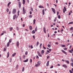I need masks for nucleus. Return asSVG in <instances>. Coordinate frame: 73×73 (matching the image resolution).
Segmentation results:
<instances>
[{
    "mask_svg": "<svg viewBox=\"0 0 73 73\" xmlns=\"http://www.w3.org/2000/svg\"><path fill=\"white\" fill-rule=\"evenodd\" d=\"M29 17L30 18H32V15H30L29 16Z\"/></svg>",
    "mask_w": 73,
    "mask_h": 73,
    "instance_id": "38",
    "label": "nucleus"
},
{
    "mask_svg": "<svg viewBox=\"0 0 73 73\" xmlns=\"http://www.w3.org/2000/svg\"><path fill=\"white\" fill-rule=\"evenodd\" d=\"M17 46L18 48H19V42H17L16 43Z\"/></svg>",
    "mask_w": 73,
    "mask_h": 73,
    "instance_id": "8",
    "label": "nucleus"
},
{
    "mask_svg": "<svg viewBox=\"0 0 73 73\" xmlns=\"http://www.w3.org/2000/svg\"><path fill=\"white\" fill-rule=\"evenodd\" d=\"M61 46L62 47H65L66 46L65 45H61Z\"/></svg>",
    "mask_w": 73,
    "mask_h": 73,
    "instance_id": "29",
    "label": "nucleus"
},
{
    "mask_svg": "<svg viewBox=\"0 0 73 73\" xmlns=\"http://www.w3.org/2000/svg\"><path fill=\"white\" fill-rule=\"evenodd\" d=\"M73 23L72 22H70L69 23H68V25L69 24H73Z\"/></svg>",
    "mask_w": 73,
    "mask_h": 73,
    "instance_id": "42",
    "label": "nucleus"
},
{
    "mask_svg": "<svg viewBox=\"0 0 73 73\" xmlns=\"http://www.w3.org/2000/svg\"><path fill=\"white\" fill-rule=\"evenodd\" d=\"M3 52H5V51H6V48H4L3 49Z\"/></svg>",
    "mask_w": 73,
    "mask_h": 73,
    "instance_id": "36",
    "label": "nucleus"
},
{
    "mask_svg": "<svg viewBox=\"0 0 73 73\" xmlns=\"http://www.w3.org/2000/svg\"><path fill=\"white\" fill-rule=\"evenodd\" d=\"M9 29L10 30V31H12L13 30V27L10 28Z\"/></svg>",
    "mask_w": 73,
    "mask_h": 73,
    "instance_id": "24",
    "label": "nucleus"
},
{
    "mask_svg": "<svg viewBox=\"0 0 73 73\" xmlns=\"http://www.w3.org/2000/svg\"><path fill=\"white\" fill-rule=\"evenodd\" d=\"M3 35H4V33H2L1 34L0 36H3Z\"/></svg>",
    "mask_w": 73,
    "mask_h": 73,
    "instance_id": "54",
    "label": "nucleus"
},
{
    "mask_svg": "<svg viewBox=\"0 0 73 73\" xmlns=\"http://www.w3.org/2000/svg\"><path fill=\"white\" fill-rule=\"evenodd\" d=\"M26 13V10L25 9L24 7H23V14H25Z\"/></svg>",
    "mask_w": 73,
    "mask_h": 73,
    "instance_id": "2",
    "label": "nucleus"
},
{
    "mask_svg": "<svg viewBox=\"0 0 73 73\" xmlns=\"http://www.w3.org/2000/svg\"><path fill=\"white\" fill-rule=\"evenodd\" d=\"M38 44H39V42H37L36 43V46H38Z\"/></svg>",
    "mask_w": 73,
    "mask_h": 73,
    "instance_id": "32",
    "label": "nucleus"
},
{
    "mask_svg": "<svg viewBox=\"0 0 73 73\" xmlns=\"http://www.w3.org/2000/svg\"><path fill=\"white\" fill-rule=\"evenodd\" d=\"M11 41H12V39H10L9 40V43L10 42H11Z\"/></svg>",
    "mask_w": 73,
    "mask_h": 73,
    "instance_id": "37",
    "label": "nucleus"
},
{
    "mask_svg": "<svg viewBox=\"0 0 73 73\" xmlns=\"http://www.w3.org/2000/svg\"><path fill=\"white\" fill-rule=\"evenodd\" d=\"M23 58H25L26 57V56H25V55H23Z\"/></svg>",
    "mask_w": 73,
    "mask_h": 73,
    "instance_id": "40",
    "label": "nucleus"
},
{
    "mask_svg": "<svg viewBox=\"0 0 73 73\" xmlns=\"http://www.w3.org/2000/svg\"><path fill=\"white\" fill-rule=\"evenodd\" d=\"M55 44H56L57 45H58V42H55Z\"/></svg>",
    "mask_w": 73,
    "mask_h": 73,
    "instance_id": "64",
    "label": "nucleus"
},
{
    "mask_svg": "<svg viewBox=\"0 0 73 73\" xmlns=\"http://www.w3.org/2000/svg\"><path fill=\"white\" fill-rule=\"evenodd\" d=\"M61 51L62 52H63V53H64L65 54H66V55H67V53H66V52L64 50H61Z\"/></svg>",
    "mask_w": 73,
    "mask_h": 73,
    "instance_id": "7",
    "label": "nucleus"
},
{
    "mask_svg": "<svg viewBox=\"0 0 73 73\" xmlns=\"http://www.w3.org/2000/svg\"><path fill=\"white\" fill-rule=\"evenodd\" d=\"M63 67H64V68H67V66L65 65H63Z\"/></svg>",
    "mask_w": 73,
    "mask_h": 73,
    "instance_id": "19",
    "label": "nucleus"
},
{
    "mask_svg": "<svg viewBox=\"0 0 73 73\" xmlns=\"http://www.w3.org/2000/svg\"><path fill=\"white\" fill-rule=\"evenodd\" d=\"M35 66L36 67H38V66H40V65H39L38 64H36L35 65Z\"/></svg>",
    "mask_w": 73,
    "mask_h": 73,
    "instance_id": "28",
    "label": "nucleus"
},
{
    "mask_svg": "<svg viewBox=\"0 0 73 73\" xmlns=\"http://www.w3.org/2000/svg\"><path fill=\"white\" fill-rule=\"evenodd\" d=\"M42 12L43 15H44L45 14V11H44V9H43L42 10Z\"/></svg>",
    "mask_w": 73,
    "mask_h": 73,
    "instance_id": "10",
    "label": "nucleus"
},
{
    "mask_svg": "<svg viewBox=\"0 0 73 73\" xmlns=\"http://www.w3.org/2000/svg\"><path fill=\"white\" fill-rule=\"evenodd\" d=\"M31 49H32V48H33V45H31Z\"/></svg>",
    "mask_w": 73,
    "mask_h": 73,
    "instance_id": "44",
    "label": "nucleus"
},
{
    "mask_svg": "<svg viewBox=\"0 0 73 73\" xmlns=\"http://www.w3.org/2000/svg\"><path fill=\"white\" fill-rule=\"evenodd\" d=\"M7 12H9V9H8V8L7 9Z\"/></svg>",
    "mask_w": 73,
    "mask_h": 73,
    "instance_id": "43",
    "label": "nucleus"
},
{
    "mask_svg": "<svg viewBox=\"0 0 73 73\" xmlns=\"http://www.w3.org/2000/svg\"><path fill=\"white\" fill-rule=\"evenodd\" d=\"M56 3H58V1L57 0H56Z\"/></svg>",
    "mask_w": 73,
    "mask_h": 73,
    "instance_id": "63",
    "label": "nucleus"
},
{
    "mask_svg": "<svg viewBox=\"0 0 73 73\" xmlns=\"http://www.w3.org/2000/svg\"><path fill=\"white\" fill-rule=\"evenodd\" d=\"M17 29V31H19V27H17L16 28Z\"/></svg>",
    "mask_w": 73,
    "mask_h": 73,
    "instance_id": "47",
    "label": "nucleus"
},
{
    "mask_svg": "<svg viewBox=\"0 0 73 73\" xmlns=\"http://www.w3.org/2000/svg\"><path fill=\"white\" fill-rule=\"evenodd\" d=\"M41 54H43L44 53V50H42L41 51Z\"/></svg>",
    "mask_w": 73,
    "mask_h": 73,
    "instance_id": "9",
    "label": "nucleus"
},
{
    "mask_svg": "<svg viewBox=\"0 0 73 73\" xmlns=\"http://www.w3.org/2000/svg\"><path fill=\"white\" fill-rule=\"evenodd\" d=\"M69 52H70V53H73V52H72V50H68Z\"/></svg>",
    "mask_w": 73,
    "mask_h": 73,
    "instance_id": "31",
    "label": "nucleus"
},
{
    "mask_svg": "<svg viewBox=\"0 0 73 73\" xmlns=\"http://www.w3.org/2000/svg\"><path fill=\"white\" fill-rule=\"evenodd\" d=\"M69 72H70V73H73L72 70H69Z\"/></svg>",
    "mask_w": 73,
    "mask_h": 73,
    "instance_id": "48",
    "label": "nucleus"
},
{
    "mask_svg": "<svg viewBox=\"0 0 73 73\" xmlns=\"http://www.w3.org/2000/svg\"><path fill=\"white\" fill-rule=\"evenodd\" d=\"M16 13V9H13L12 12V13H13V14H15Z\"/></svg>",
    "mask_w": 73,
    "mask_h": 73,
    "instance_id": "1",
    "label": "nucleus"
},
{
    "mask_svg": "<svg viewBox=\"0 0 73 73\" xmlns=\"http://www.w3.org/2000/svg\"><path fill=\"white\" fill-rule=\"evenodd\" d=\"M37 27L36 26L35 29V32H37Z\"/></svg>",
    "mask_w": 73,
    "mask_h": 73,
    "instance_id": "20",
    "label": "nucleus"
},
{
    "mask_svg": "<svg viewBox=\"0 0 73 73\" xmlns=\"http://www.w3.org/2000/svg\"><path fill=\"white\" fill-rule=\"evenodd\" d=\"M19 58L20 59V61H21V56H19Z\"/></svg>",
    "mask_w": 73,
    "mask_h": 73,
    "instance_id": "57",
    "label": "nucleus"
},
{
    "mask_svg": "<svg viewBox=\"0 0 73 73\" xmlns=\"http://www.w3.org/2000/svg\"><path fill=\"white\" fill-rule=\"evenodd\" d=\"M25 69H24V67H23L22 69V72H24V71Z\"/></svg>",
    "mask_w": 73,
    "mask_h": 73,
    "instance_id": "35",
    "label": "nucleus"
},
{
    "mask_svg": "<svg viewBox=\"0 0 73 73\" xmlns=\"http://www.w3.org/2000/svg\"><path fill=\"white\" fill-rule=\"evenodd\" d=\"M63 31V29H62L60 31V32H62V31Z\"/></svg>",
    "mask_w": 73,
    "mask_h": 73,
    "instance_id": "59",
    "label": "nucleus"
},
{
    "mask_svg": "<svg viewBox=\"0 0 73 73\" xmlns=\"http://www.w3.org/2000/svg\"><path fill=\"white\" fill-rule=\"evenodd\" d=\"M47 52H48V53H50V52H49V51L48 50H47Z\"/></svg>",
    "mask_w": 73,
    "mask_h": 73,
    "instance_id": "61",
    "label": "nucleus"
},
{
    "mask_svg": "<svg viewBox=\"0 0 73 73\" xmlns=\"http://www.w3.org/2000/svg\"><path fill=\"white\" fill-rule=\"evenodd\" d=\"M58 19H60V15H58Z\"/></svg>",
    "mask_w": 73,
    "mask_h": 73,
    "instance_id": "53",
    "label": "nucleus"
},
{
    "mask_svg": "<svg viewBox=\"0 0 73 73\" xmlns=\"http://www.w3.org/2000/svg\"><path fill=\"white\" fill-rule=\"evenodd\" d=\"M35 23H36V19H34L33 20V24H34V25H35Z\"/></svg>",
    "mask_w": 73,
    "mask_h": 73,
    "instance_id": "27",
    "label": "nucleus"
},
{
    "mask_svg": "<svg viewBox=\"0 0 73 73\" xmlns=\"http://www.w3.org/2000/svg\"><path fill=\"white\" fill-rule=\"evenodd\" d=\"M28 51H26L25 52V54L26 55H28Z\"/></svg>",
    "mask_w": 73,
    "mask_h": 73,
    "instance_id": "33",
    "label": "nucleus"
},
{
    "mask_svg": "<svg viewBox=\"0 0 73 73\" xmlns=\"http://www.w3.org/2000/svg\"><path fill=\"white\" fill-rule=\"evenodd\" d=\"M48 48H50V47H51V46L50 45V44H48Z\"/></svg>",
    "mask_w": 73,
    "mask_h": 73,
    "instance_id": "34",
    "label": "nucleus"
},
{
    "mask_svg": "<svg viewBox=\"0 0 73 73\" xmlns=\"http://www.w3.org/2000/svg\"><path fill=\"white\" fill-rule=\"evenodd\" d=\"M53 68V66H52L50 67V69H52V68Z\"/></svg>",
    "mask_w": 73,
    "mask_h": 73,
    "instance_id": "49",
    "label": "nucleus"
},
{
    "mask_svg": "<svg viewBox=\"0 0 73 73\" xmlns=\"http://www.w3.org/2000/svg\"><path fill=\"white\" fill-rule=\"evenodd\" d=\"M28 59H26V60H24V62H28Z\"/></svg>",
    "mask_w": 73,
    "mask_h": 73,
    "instance_id": "22",
    "label": "nucleus"
},
{
    "mask_svg": "<svg viewBox=\"0 0 73 73\" xmlns=\"http://www.w3.org/2000/svg\"><path fill=\"white\" fill-rule=\"evenodd\" d=\"M36 58L37 59H38V58H39V57H38V56L37 55L36 56Z\"/></svg>",
    "mask_w": 73,
    "mask_h": 73,
    "instance_id": "45",
    "label": "nucleus"
},
{
    "mask_svg": "<svg viewBox=\"0 0 73 73\" xmlns=\"http://www.w3.org/2000/svg\"><path fill=\"white\" fill-rule=\"evenodd\" d=\"M59 14V12H58V11H57V15H58Z\"/></svg>",
    "mask_w": 73,
    "mask_h": 73,
    "instance_id": "58",
    "label": "nucleus"
},
{
    "mask_svg": "<svg viewBox=\"0 0 73 73\" xmlns=\"http://www.w3.org/2000/svg\"><path fill=\"white\" fill-rule=\"evenodd\" d=\"M32 33L33 34H35V31L34 30H33L32 32Z\"/></svg>",
    "mask_w": 73,
    "mask_h": 73,
    "instance_id": "30",
    "label": "nucleus"
},
{
    "mask_svg": "<svg viewBox=\"0 0 73 73\" xmlns=\"http://www.w3.org/2000/svg\"><path fill=\"white\" fill-rule=\"evenodd\" d=\"M67 48H64V50H67Z\"/></svg>",
    "mask_w": 73,
    "mask_h": 73,
    "instance_id": "39",
    "label": "nucleus"
},
{
    "mask_svg": "<svg viewBox=\"0 0 73 73\" xmlns=\"http://www.w3.org/2000/svg\"><path fill=\"white\" fill-rule=\"evenodd\" d=\"M23 5H24L25 3V0H23Z\"/></svg>",
    "mask_w": 73,
    "mask_h": 73,
    "instance_id": "21",
    "label": "nucleus"
},
{
    "mask_svg": "<svg viewBox=\"0 0 73 73\" xmlns=\"http://www.w3.org/2000/svg\"><path fill=\"white\" fill-rule=\"evenodd\" d=\"M39 8H44V7L43 6H42L41 5L39 6Z\"/></svg>",
    "mask_w": 73,
    "mask_h": 73,
    "instance_id": "25",
    "label": "nucleus"
},
{
    "mask_svg": "<svg viewBox=\"0 0 73 73\" xmlns=\"http://www.w3.org/2000/svg\"><path fill=\"white\" fill-rule=\"evenodd\" d=\"M9 52H7V58H8L9 57Z\"/></svg>",
    "mask_w": 73,
    "mask_h": 73,
    "instance_id": "23",
    "label": "nucleus"
},
{
    "mask_svg": "<svg viewBox=\"0 0 73 73\" xmlns=\"http://www.w3.org/2000/svg\"><path fill=\"white\" fill-rule=\"evenodd\" d=\"M43 48L44 49H46V48L45 47H44V45H43Z\"/></svg>",
    "mask_w": 73,
    "mask_h": 73,
    "instance_id": "56",
    "label": "nucleus"
},
{
    "mask_svg": "<svg viewBox=\"0 0 73 73\" xmlns=\"http://www.w3.org/2000/svg\"><path fill=\"white\" fill-rule=\"evenodd\" d=\"M52 11L55 14L56 13V11H55V10L53 8H52Z\"/></svg>",
    "mask_w": 73,
    "mask_h": 73,
    "instance_id": "6",
    "label": "nucleus"
},
{
    "mask_svg": "<svg viewBox=\"0 0 73 73\" xmlns=\"http://www.w3.org/2000/svg\"><path fill=\"white\" fill-rule=\"evenodd\" d=\"M9 44H10V43H9V42H7V47H8L9 46Z\"/></svg>",
    "mask_w": 73,
    "mask_h": 73,
    "instance_id": "15",
    "label": "nucleus"
},
{
    "mask_svg": "<svg viewBox=\"0 0 73 73\" xmlns=\"http://www.w3.org/2000/svg\"><path fill=\"white\" fill-rule=\"evenodd\" d=\"M65 11H66V7H64L63 9V12L64 13H65Z\"/></svg>",
    "mask_w": 73,
    "mask_h": 73,
    "instance_id": "4",
    "label": "nucleus"
},
{
    "mask_svg": "<svg viewBox=\"0 0 73 73\" xmlns=\"http://www.w3.org/2000/svg\"><path fill=\"white\" fill-rule=\"evenodd\" d=\"M37 53L38 54V55L40 57H42V55L40 54V53L38 51H37Z\"/></svg>",
    "mask_w": 73,
    "mask_h": 73,
    "instance_id": "5",
    "label": "nucleus"
},
{
    "mask_svg": "<svg viewBox=\"0 0 73 73\" xmlns=\"http://www.w3.org/2000/svg\"><path fill=\"white\" fill-rule=\"evenodd\" d=\"M11 4V2H10L7 5V7H9V5H10Z\"/></svg>",
    "mask_w": 73,
    "mask_h": 73,
    "instance_id": "18",
    "label": "nucleus"
},
{
    "mask_svg": "<svg viewBox=\"0 0 73 73\" xmlns=\"http://www.w3.org/2000/svg\"><path fill=\"white\" fill-rule=\"evenodd\" d=\"M43 30L45 33H46V29L44 27Z\"/></svg>",
    "mask_w": 73,
    "mask_h": 73,
    "instance_id": "13",
    "label": "nucleus"
},
{
    "mask_svg": "<svg viewBox=\"0 0 73 73\" xmlns=\"http://www.w3.org/2000/svg\"><path fill=\"white\" fill-rule=\"evenodd\" d=\"M60 66V64H58V66Z\"/></svg>",
    "mask_w": 73,
    "mask_h": 73,
    "instance_id": "62",
    "label": "nucleus"
},
{
    "mask_svg": "<svg viewBox=\"0 0 73 73\" xmlns=\"http://www.w3.org/2000/svg\"><path fill=\"white\" fill-rule=\"evenodd\" d=\"M30 61L31 63V62L32 61V59H30Z\"/></svg>",
    "mask_w": 73,
    "mask_h": 73,
    "instance_id": "50",
    "label": "nucleus"
},
{
    "mask_svg": "<svg viewBox=\"0 0 73 73\" xmlns=\"http://www.w3.org/2000/svg\"><path fill=\"white\" fill-rule=\"evenodd\" d=\"M31 11H33V8H31Z\"/></svg>",
    "mask_w": 73,
    "mask_h": 73,
    "instance_id": "60",
    "label": "nucleus"
},
{
    "mask_svg": "<svg viewBox=\"0 0 73 73\" xmlns=\"http://www.w3.org/2000/svg\"><path fill=\"white\" fill-rule=\"evenodd\" d=\"M65 62H66V63H67V64H69V61H68V60H65Z\"/></svg>",
    "mask_w": 73,
    "mask_h": 73,
    "instance_id": "16",
    "label": "nucleus"
},
{
    "mask_svg": "<svg viewBox=\"0 0 73 73\" xmlns=\"http://www.w3.org/2000/svg\"><path fill=\"white\" fill-rule=\"evenodd\" d=\"M16 54V53H15L13 54L12 55V57H15V56Z\"/></svg>",
    "mask_w": 73,
    "mask_h": 73,
    "instance_id": "17",
    "label": "nucleus"
},
{
    "mask_svg": "<svg viewBox=\"0 0 73 73\" xmlns=\"http://www.w3.org/2000/svg\"><path fill=\"white\" fill-rule=\"evenodd\" d=\"M16 15H14L13 17V19L14 20H15V19H16Z\"/></svg>",
    "mask_w": 73,
    "mask_h": 73,
    "instance_id": "12",
    "label": "nucleus"
},
{
    "mask_svg": "<svg viewBox=\"0 0 73 73\" xmlns=\"http://www.w3.org/2000/svg\"><path fill=\"white\" fill-rule=\"evenodd\" d=\"M70 30H71V31H72V30H73V27H71L70 29Z\"/></svg>",
    "mask_w": 73,
    "mask_h": 73,
    "instance_id": "46",
    "label": "nucleus"
},
{
    "mask_svg": "<svg viewBox=\"0 0 73 73\" xmlns=\"http://www.w3.org/2000/svg\"><path fill=\"white\" fill-rule=\"evenodd\" d=\"M18 4H19V8H21V2L20 1L18 2Z\"/></svg>",
    "mask_w": 73,
    "mask_h": 73,
    "instance_id": "3",
    "label": "nucleus"
},
{
    "mask_svg": "<svg viewBox=\"0 0 73 73\" xmlns=\"http://www.w3.org/2000/svg\"><path fill=\"white\" fill-rule=\"evenodd\" d=\"M37 64L39 65H40V64H41V61H38V62H37Z\"/></svg>",
    "mask_w": 73,
    "mask_h": 73,
    "instance_id": "11",
    "label": "nucleus"
},
{
    "mask_svg": "<svg viewBox=\"0 0 73 73\" xmlns=\"http://www.w3.org/2000/svg\"><path fill=\"white\" fill-rule=\"evenodd\" d=\"M72 46L70 45V49H71V48H72Z\"/></svg>",
    "mask_w": 73,
    "mask_h": 73,
    "instance_id": "55",
    "label": "nucleus"
},
{
    "mask_svg": "<svg viewBox=\"0 0 73 73\" xmlns=\"http://www.w3.org/2000/svg\"><path fill=\"white\" fill-rule=\"evenodd\" d=\"M2 32H3V33H6V31H2Z\"/></svg>",
    "mask_w": 73,
    "mask_h": 73,
    "instance_id": "51",
    "label": "nucleus"
},
{
    "mask_svg": "<svg viewBox=\"0 0 73 73\" xmlns=\"http://www.w3.org/2000/svg\"><path fill=\"white\" fill-rule=\"evenodd\" d=\"M49 51H50V52H51V51H52V49H49Z\"/></svg>",
    "mask_w": 73,
    "mask_h": 73,
    "instance_id": "52",
    "label": "nucleus"
},
{
    "mask_svg": "<svg viewBox=\"0 0 73 73\" xmlns=\"http://www.w3.org/2000/svg\"><path fill=\"white\" fill-rule=\"evenodd\" d=\"M49 61H48L46 63V66H49Z\"/></svg>",
    "mask_w": 73,
    "mask_h": 73,
    "instance_id": "14",
    "label": "nucleus"
},
{
    "mask_svg": "<svg viewBox=\"0 0 73 73\" xmlns=\"http://www.w3.org/2000/svg\"><path fill=\"white\" fill-rule=\"evenodd\" d=\"M29 29H30V30H32V26H30Z\"/></svg>",
    "mask_w": 73,
    "mask_h": 73,
    "instance_id": "26",
    "label": "nucleus"
},
{
    "mask_svg": "<svg viewBox=\"0 0 73 73\" xmlns=\"http://www.w3.org/2000/svg\"><path fill=\"white\" fill-rule=\"evenodd\" d=\"M41 46H42V43H41L40 45V47L41 48Z\"/></svg>",
    "mask_w": 73,
    "mask_h": 73,
    "instance_id": "41",
    "label": "nucleus"
}]
</instances>
